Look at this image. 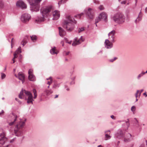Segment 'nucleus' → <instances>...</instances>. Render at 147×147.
I'll list each match as a JSON object with an SVG mask.
<instances>
[{"label":"nucleus","instance_id":"obj_1","mask_svg":"<svg viewBox=\"0 0 147 147\" xmlns=\"http://www.w3.org/2000/svg\"><path fill=\"white\" fill-rule=\"evenodd\" d=\"M76 21L70 16L66 17V20L64 21L63 27L68 31H71L74 28V24H76Z\"/></svg>","mask_w":147,"mask_h":147},{"label":"nucleus","instance_id":"obj_2","mask_svg":"<svg viewBox=\"0 0 147 147\" xmlns=\"http://www.w3.org/2000/svg\"><path fill=\"white\" fill-rule=\"evenodd\" d=\"M52 7L51 6H47L42 8L40 9V12L42 17H38L35 20L36 22L37 23L44 21L45 18L47 17L49 14L51 10Z\"/></svg>","mask_w":147,"mask_h":147},{"label":"nucleus","instance_id":"obj_3","mask_svg":"<svg viewBox=\"0 0 147 147\" xmlns=\"http://www.w3.org/2000/svg\"><path fill=\"white\" fill-rule=\"evenodd\" d=\"M125 17L122 13H117L115 14L113 17V21L119 24H122L125 21Z\"/></svg>","mask_w":147,"mask_h":147},{"label":"nucleus","instance_id":"obj_4","mask_svg":"<svg viewBox=\"0 0 147 147\" xmlns=\"http://www.w3.org/2000/svg\"><path fill=\"white\" fill-rule=\"evenodd\" d=\"M24 92L28 96L27 103H32V102L33 100L32 96V94L29 91H26L25 90H22L19 95V97L20 99H22L24 98Z\"/></svg>","mask_w":147,"mask_h":147},{"label":"nucleus","instance_id":"obj_5","mask_svg":"<svg viewBox=\"0 0 147 147\" xmlns=\"http://www.w3.org/2000/svg\"><path fill=\"white\" fill-rule=\"evenodd\" d=\"M31 5V10L35 11L39 10V3L41 0H28Z\"/></svg>","mask_w":147,"mask_h":147},{"label":"nucleus","instance_id":"obj_6","mask_svg":"<svg viewBox=\"0 0 147 147\" xmlns=\"http://www.w3.org/2000/svg\"><path fill=\"white\" fill-rule=\"evenodd\" d=\"M24 125V122L21 121L19 124H17L16 126L14 129V131L16 135H20L22 133V129Z\"/></svg>","mask_w":147,"mask_h":147},{"label":"nucleus","instance_id":"obj_7","mask_svg":"<svg viewBox=\"0 0 147 147\" xmlns=\"http://www.w3.org/2000/svg\"><path fill=\"white\" fill-rule=\"evenodd\" d=\"M31 16L30 15L27 13L23 14L21 18L22 21L24 23H27L30 19Z\"/></svg>","mask_w":147,"mask_h":147},{"label":"nucleus","instance_id":"obj_8","mask_svg":"<svg viewBox=\"0 0 147 147\" xmlns=\"http://www.w3.org/2000/svg\"><path fill=\"white\" fill-rule=\"evenodd\" d=\"M124 134L121 129H118L114 137L115 138L120 139L121 138L123 137Z\"/></svg>","mask_w":147,"mask_h":147},{"label":"nucleus","instance_id":"obj_9","mask_svg":"<svg viewBox=\"0 0 147 147\" xmlns=\"http://www.w3.org/2000/svg\"><path fill=\"white\" fill-rule=\"evenodd\" d=\"M116 33V31L113 30L109 32L108 34L109 38L112 42H114V35Z\"/></svg>","mask_w":147,"mask_h":147},{"label":"nucleus","instance_id":"obj_10","mask_svg":"<svg viewBox=\"0 0 147 147\" xmlns=\"http://www.w3.org/2000/svg\"><path fill=\"white\" fill-rule=\"evenodd\" d=\"M92 9L90 8H88L87 9L85 10V12L88 19H91L92 17Z\"/></svg>","mask_w":147,"mask_h":147},{"label":"nucleus","instance_id":"obj_11","mask_svg":"<svg viewBox=\"0 0 147 147\" xmlns=\"http://www.w3.org/2000/svg\"><path fill=\"white\" fill-rule=\"evenodd\" d=\"M101 19L102 20L105 22H107V15L104 12H102L100 13L99 16Z\"/></svg>","mask_w":147,"mask_h":147},{"label":"nucleus","instance_id":"obj_12","mask_svg":"<svg viewBox=\"0 0 147 147\" xmlns=\"http://www.w3.org/2000/svg\"><path fill=\"white\" fill-rule=\"evenodd\" d=\"M112 43L108 39H106L104 43L105 47L108 49L111 48L113 47Z\"/></svg>","mask_w":147,"mask_h":147},{"label":"nucleus","instance_id":"obj_13","mask_svg":"<svg viewBox=\"0 0 147 147\" xmlns=\"http://www.w3.org/2000/svg\"><path fill=\"white\" fill-rule=\"evenodd\" d=\"M53 20H57L60 16L59 11L57 10H55L54 11L53 13Z\"/></svg>","mask_w":147,"mask_h":147},{"label":"nucleus","instance_id":"obj_14","mask_svg":"<svg viewBox=\"0 0 147 147\" xmlns=\"http://www.w3.org/2000/svg\"><path fill=\"white\" fill-rule=\"evenodd\" d=\"M33 70L32 69H30L28 71L29 79L31 81H34L35 79V77L32 74Z\"/></svg>","mask_w":147,"mask_h":147},{"label":"nucleus","instance_id":"obj_15","mask_svg":"<svg viewBox=\"0 0 147 147\" xmlns=\"http://www.w3.org/2000/svg\"><path fill=\"white\" fill-rule=\"evenodd\" d=\"M16 5L21 7L22 8H26V4L21 1H18L16 3Z\"/></svg>","mask_w":147,"mask_h":147},{"label":"nucleus","instance_id":"obj_16","mask_svg":"<svg viewBox=\"0 0 147 147\" xmlns=\"http://www.w3.org/2000/svg\"><path fill=\"white\" fill-rule=\"evenodd\" d=\"M75 41L72 44L73 46H75L76 45H78L84 41L82 37L78 40H77V38H75Z\"/></svg>","mask_w":147,"mask_h":147},{"label":"nucleus","instance_id":"obj_17","mask_svg":"<svg viewBox=\"0 0 147 147\" xmlns=\"http://www.w3.org/2000/svg\"><path fill=\"white\" fill-rule=\"evenodd\" d=\"M18 77L19 79L22 81L23 83L24 81L25 76L21 72H20L18 74Z\"/></svg>","mask_w":147,"mask_h":147},{"label":"nucleus","instance_id":"obj_18","mask_svg":"<svg viewBox=\"0 0 147 147\" xmlns=\"http://www.w3.org/2000/svg\"><path fill=\"white\" fill-rule=\"evenodd\" d=\"M127 138H125L124 140V141L125 142H128L130 141L132 139V137L131 134L129 133H128L127 134Z\"/></svg>","mask_w":147,"mask_h":147},{"label":"nucleus","instance_id":"obj_19","mask_svg":"<svg viewBox=\"0 0 147 147\" xmlns=\"http://www.w3.org/2000/svg\"><path fill=\"white\" fill-rule=\"evenodd\" d=\"M11 117L13 119V120H13V121L9 123V125L10 126L14 124L15 122L16 121L17 119V116L13 114H12Z\"/></svg>","mask_w":147,"mask_h":147},{"label":"nucleus","instance_id":"obj_20","mask_svg":"<svg viewBox=\"0 0 147 147\" xmlns=\"http://www.w3.org/2000/svg\"><path fill=\"white\" fill-rule=\"evenodd\" d=\"M59 35L61 36H63L65 34L66 32L65 31L63 30L61 27L59 28Z\"/></svg>","mask_w":147,"mask_h":147},{"label":"nucleus","instance_id":"obj_21","mask_svg":"<svg viewBox=\"0 0 147 147\" xmlns=\"http://www.w3.org/2000/svg\"><path fill=\"white\" fill-rule=\"evenodd\" d=\"M51 53L52 54H57L58 53V51L56 49L55 47H54L50 51Z\"/></svg>","mask_w":147,"mask_h":147},{"label":"nucleus","instance_id":"obj_22","mask_svg":"<svg viewBox=\"0 0 147 147\" xmlns=\"http://www.w3.org/2000/svg\"><path fill=\"white\" fill-rule=\"evenodd\" d=\"M47 80H48L47 82V84L49 85L48 86V88H49L50 85L52 83L53 80L51 77L47 79Z\"/></svg>","mask_w":147,"mask_h":147},{"label":"nucleus","instance_id":"obj_23","mask_svg":"<svg viewBox=\"0 0 147 147\" xmlns=\"http://www.w3.org/2000/svg\"><path fill=\"white\" fill-rule=\"evenodd\" d=\"M101 20V18L100 16H98L97 17L95 20V24H96V26H97V23L100 22Z\"/></svg>","mask_w":147,"mask_h":147},{"label":"nucleus","instance_id":"obj_24","mask_svg":"<svg viewBox=\"0 0 147 147\" xmlns=\"http://www.w3.org/2000/svg\"><path fill=\"white\" fill-rule=\"evenodd\" d=\"M30 37L32 40L34 42L36 41L37 38V36L35 35H33L32 36H30Z\"/></svg>","mask_w":147,"mask_h":147},{"label":"nucleus","instance_id":"obj_25","mask_svg":"<svg viewBox=\"0 0 147 147\" xmlns=\"http://www.w3.org/2000/svg\"><path fill=\"white\" fill-rule=\"evenodd\" d=\"M45 92L47 95H50L53 92L51 90H46L45 91Z\"/></svg>","mask_w":147,"mask_h":147},{"label":"nucleus","instance_id":"obj_26","mask_svg":"<svg viewBox=\"0 0 147 147\" xmlns=\"http://www.w3.org/2000/svg\"><path fill=\"white\" fill-rule=\"evenodd\" d=\"M111 136L107 134H105L104 139L105 140H107L111 138Z\"/></svg>","mask_w":147,"mask_h":147},{"label":"nucleus","instance_id":"obj_27","mask_svg":"<svg viewBox=\"0 0 147 147\" xmlns=\"http://www.w3.org/2000/svg\"><path fill=\"white\" fill-rule=\"evenodd\" d=\"M144 74V73L143 71H142V72L139 74L137 77L138 79L139 80L140 78L143 76Z\"/></svg>","mask_w":147,"mask_h":147},{"label":"nucleus","instance_id":"obj_28","mask_svg":"<svg viewBox=\"0 0 147 147\" xmlns=\"http://www.w3.org/2000/svg\"><path fill=\"white\" fill-rule=\"evenodd\" d=\"M28 36H26V37L25 38L24 40L22 41V44L23 46H24V45L26 43L27 41L25 40L27 38H28Z\"/></svg>","mask_w":147,"mask_h":147},{"label":"nucleus","instance_id":"obj_29","mask_svg":"<svg viewBox=\"0 0 147 147\" xmlns=\"http://www.w3.org/2000/svg\"><path fill=\"white\" fill-rule=\"evenodd\" d=\"M33 92L34 94V99H35L37 96V94H36V91L35 89H34L33 90Z\"/></svg>","mask_w":147,"mask_h":147},{"label":"nucleus","instance_id":"obj_30","mask_svg":"<svg viewBox=\"0 0 147 147\" xmlns=\"http://www.w3.org/2000/svg\"><path fill=\"white\" fill-rule=\"evenodd\" d=\"M84 15V13H80V14H78L75 16V17L77 18H78L80 19L81 18V17L83 16Z\"/></svg>","mask_w":147,"mask_h":147},{"label":"nucleus","instance_id":"obj_31","mask_svg":"<svg viewBox=\"0 0 147 147\" xmlns=\"http://www.w3.org/2000/svg\"><path fill=\"white\" fill-rule=\"evenodd\" d=\"M85 29L84 28H79L78 30V32L79 33H80L83 31Z\"/></svg>","mask_w":147,"mask_h":147},{"label":"nucleus","instance_id":"obj_32","mask_svg":"<svg viewBox=\"0 0 147 147\" xmlns=\"http://www.w3.org/2000/svg\"><path fill=\"white\" fill-rule=\"evenodd\" d=\"M104 9V7L102 5H100L98 7V9L101 11L103 10Z\"/></svg>","mask_w":147,"mask_h":147},{"label":"nucleus","instance_id":"obj_33","mask_svg":"<svg viewBox=\"0 0 147 147\" xmlns=\"http://www.w3.org/2000/svg\"><path fill=\"white\" fill-rule=\"evenodd\" d=\"M1 78L2 79H3L5 78L6 77V75L5 74L3 73H1Z\"/></svg>","mask_w":147,"mask_h":147},{"label":"nucleus","instance_id":"obj_34","mask_svg":"<svg viewBox=\"0 0 147 147\" xmlns=\"http://www.w3.org/2000/svg\"><path fill=\"white\" fill-rule=\"evenodd\" d=\"M21 47H19L18 48V50L15 52L17 53H19L21 52Z\"/></svg>","mask_w":147,"mask_h":147},{"label":"nucleus","instance_id":"obj_35","mask_svg":"<svg viewBox=\"0 0 147 147\" xmlns=\"http://www.w3.org/2000/svg\"><path fill=\"white\" fill-rule=\"evenodd\" d=\"M139 92V90H137L136 92V93L135 94V96L136 98V101H137L138 100V99H137V98L138 97V92Z\"/></svg>","mask_w":147,"mask_h":147},{"label":"nucleus","instance_id":"obj_36","mask_svg":"<svg viewBox=\"0 0 147 147\" xmlns=\"http://www.w3.org/2000/svg\"><path fill=\"white\" fill-rule=\"evenodd\" d=\"M103 53V51L102 50H101L99 51L98 53H97V55H98L100 56L102 55Z\"/></svg>","mask_w":147,"mask_h":147},{"label":"nucleus","instance_id":"obj_37","mask_svg":"<svg viewBox=\"0 0 147 147\" xmlns=\"http://www.w3.org/2000/svg\"><path fill=\"white\" fill-rule=\"evenodd\" d=\"M3 7V3L1 1L0 2V10H1V9H2Z\"/></svg>","mask_w":147,"mask_h":147},{"label":"nucleus","instance_id":"obj_38","mask_svg":"<svg viewBox=\"0 0 147 147\" xmlns=\"http://www.w3.org/2000/svg\"><path fill=\"white\" fill-rule=\"evenodd\" d=\"M117 59V57H114V58L111 59L110 60H109V61L111 62H113L116 59Z\"/></svg>","mask_w":147,"mask_h":147},{"label":"nucleus","instance_id":"obj_39","mask_svg":"<svg viewBox=\"0 0 147 147\" xmlns=\"http://www.w3.org/2000/svg\"><path fill=\"white\" fill-rule=\"evenodd\" d=\"M131 111L133 112L135 111L136 110L135 107L134 106H132L131 107Z\"/></svg>","mask_w":147,"mask_h":147},{"label":"nucleus","instance_id":"obj_40","mask_svg":"<svg viewBox=\"0 0 147 147\" xmlns=\"http://www.w3.org/2000/svg\"><path fill=\"white\" fill-rule=\"evenodd\" d=\"M18 54V53H17L16 52H15L14 54V57L13 58L15 59L18 57L17 55Z\"/></svg>","mask_w":147,"mask_h":147},{"label":"nucleus","instance_id":"obj_41","mask_svg":"<svg viewBox=\"0 0 147 147\" xmlns=\"http://www.w3.org/2000/svg\"><path fill=\"white\" fill-rule=\"evenodd\" d=\"M143 91H144V90L143 89L141 90L140 91L139 90V92H138V93H139V97H140V96L141 93Z\"/></svg>","mask_w":147,"mask_h":147},{"label":"nucleus","instance_id":"obj_42","mask_svg":"<svg viewBox=\"0 0 147 147\" xmlns=\"http://www.w3.org/2000/svg\"><path fill=\"white\" fill-rule=\"evenodd\" d=\"M137 19L138 20V21H140L142 19V18L141 17H140L139 16H138Z\"/></svg>","mask_w":147,"mask_h":147},{"label":"nucleus","instance_id":"obj_43","mask_svg":"<svg viewBox=\"0 0 147 147\" xmlns=\"http://www.w3.org/2000/svg\"><path fill=\"white\" fill-rule=\"evenodd\" d=\"M93 2L94 3L96 4H99V1H97L96 0H93Z\"/></svg>","mask_w":147,"mask_h":147},{"label":"nucleus","instance_id":"obj_44","mask_svg":"<svg viewBox=\"0 0 147 147\" xmlns=\"http://www.w3.org/2000/svg\"><path fill=\"white\" fill-rule=\"evenodd\" d=\"M65 40L66 41V42L67 43H69V44H71V41H68V40L67 38H65Z\"/></svg>","mask_w":147,"mask_h":147},{"label":"nucleus","instance_id":"obj_45","mask_svg":"<svg viewBox=\"0 0 147 147\" xmlns=\"http://www.w3.org/2000/svg\"><path fill=\"white\" fill-rule=\"evenodd\" d=\"M126 3V1H121V3L122 4H125Z\"/></svg>","mask_w":147,"mask_h":147},{"label":"nucleus","instance_id":"obj_46","mask_svg":"<svg viewBox=\"0 0 147 147\" xmlns=\"http://www.w3.org/2000/svg\"><path fill=\"white\" fill-rule=\"evenodd\" d=\"M111 117L113 119H115V118L113 115H112L111 116Z\"/></svg>","mask_w":147,"mask_h":147},{"label":"nucleus","instance_id":"obj_47","mask_svg":"<svg viewBox=\"0 0 147 147\" xmlns=\"http://www.w3.org/2000/svg\"><path fill=\"white\" fill-rule=\"evenodd\" d=\"M4 113V111L3 110H2L1 112L0 113V115L3 114Z\"/></svg>","mask_w":147,"mask_h":147},{"label":"nucleus","instance_id":"obj_48","mask_svg":"<svg viewBox=\"0 0 147 147\" xmlns=\"http://www.w3.org/2000/svg\"><path fill=\"white\" fill-rule=\"evenodd\" d=\"M143 95L145 96V97H147V94H146V93L145 92L143 93Z\"/></svg>","mask_w":147,"mask_h":147},{"label":"nucleus","instance_id":"obj_49","mask_svg":"<svg viewBox=\"0 0 147 147\" xmlns=\"http://www.w3.org/2000/svg\"><path fill=\"white\" fill-rule=\"evenodd\" d=\"M15 59L14 58H13V59H12V60L13 61V63H14L15 62Z\"/></svg>","mask_w":147,"mask_h":147},{"label":"nucleus","instance_id":"obj_50","mask_svg":"<svg viewBox=\"0 0 147 147\" xmlns=\"http://www.w3.org/2000/svg\"><path fill=\"white\" fill-rule=\"evenodd\" d=\"M62 1V0L61 1H59L58 3L59 5L60 4H61Z\"/></svg>","mask_w":147,"mask_h":147},{"label":"nucleus","instance_id":"obj_51","mask_svg":"<svg viewBox=\"0 0 147 147\" xmlns=\"http://www.w3.org/2000/svg\"><path fill=\"white\" fill-rule=\"evenodd\" d=\"M109 132L110 133V130H107V131H105V133H106L107 132Z\"/></svg>","mask_w":147,"mask_h":147},{"label":"nucleus","instance_id":"obj_52","mask_svg":"<svg viewBox=\"0 0 147 147\" xmlns=\"http://www.w3.org/2000/svg\"><path fill=\"white\" fill-rule=\"evenodd\" d=\"M61 43L62 44V46H64V43H63V41H62L61 42Z\"/></svg>","mask_w":147,"mask_h":147},{"label":"nucleus","instance_id":"obj_53","mask_svg":"<svg viewBox=\"0 0 147 147\" xmlns=\"http://www.w3.org/2000/svg\"><path fill=\"white\" fill-rule=\"evenodd\" d=\"M65 53H66V55H68L69 54V52H66Z\"/></svg>","mask_w":147,"mask_h":147},{"label":"nucleus","instance_id":"obj_54","mask_svg":"<svg viewBox=\"0 0 147 147\" xmlns=\"http://www.w3.org/2000/svg\"><path fill=\"white\" fill-rule=\"evenodd\" d=\"M145 11L146 12L147 11V7H146L145 9Z\"/></svg>","mask_w":147,"mask_h":147},{"label":"nucleus","instance_id":"obj_55","mask_svg":"<svg viewBox=\"0 0 147 147\" xmlns=\"http://www.w3.org/2000/svg\"><path fill=\"white\" fill-rule=\"evenodd\" d=\"M58 97V95H55V98H56Z\"/></svg>","mask_w":147,"mask_h":147},{"label":"nucleus","instance_id":"obj_56","mask_svg":"<svg viewBox=\"0 0 147 147\" xmlns=\"http://www.w3.org/2000/svg\"><path fill=\"white\" fill-rule=\"evenodd\" d=\"M137 19H136V20H135V22L136 23H137Z\"/></svg>","mask_w":147,"mask_h":147},{"label":"nucleus","instance_id":"obj_57","mask_svg":"<svg viewBox=\"0 0 147 147\" xmlns=\"http://www.w3.org/2000/svg\"><path fill=\"white\" fill-rule=\"evenodd\" d=\"M135 2H136V4L138 0H135Z\"/></svg>","mask_w":147,"mask_h":147},{"label":"nucleus","instance_id":"obj_58","mask_svg":"<svg viewBox=\"0 0 147 147\" xmlns=\"http://www.w3.org/2000/svg\"><path fill=\"white\" fill-rule=\"evenodd\" d=\"M56 87V86L55 85H54V86H53L54 88H55Z\"/></svg>","mask_w":147,"mask_h":147},{"label":"nucleus","instance_id":"obj_59","mask_svg":"<svg viewBox=\"0 0 147 147\" xmlns=\"http://www.w3.org/2000/svg\"><path fill=\"white\" fill-rule=\"evenodd\" d=\"M144 74L146 73H147V70L145 72H144Z\"/></svg>","mask_w":147,"mask_h":147},{"label":"nucleus","instance_id":"obj_60","mask_svg":"<svg viewBox=\"0 0 147 147\" xmlns=\"http://www.w3.org/2000/svg\"><path fill=\"white\" fill-rule=\"evenodd\" d=\"M126 123H129V121L128 120V121H127L126 122Z\"/></svg>","mask_w":147,"mask_h":147},{"label":"nucleus","instance_id":"obj_61","mask_svg":"<svg viewBox=\"0 0 147 147\" xmlns=\"http://www.w3.org/2000/svg\"><path fill=\"white\" fill-rule=\"evenodd\" d=\"M134 119L138 123V121L136 119V118H135Z\"/></svg>","mask_w":147,"mask_h":147},{"label":"nucleus","instance_id":"obj_62","mask_svg":"<svg viewBox=\"0 0 147 147\" xmlns=\"http://www.w3.org/2000/svg\"><path fill=\"white\" fill-rule=\"evenodd\" d=\"M13 140H13V139L12 140H11V142H12V141H13Z\"/></svg>","mask_w":147,"mask_h":147},{"label":"nucleus","instance_id":"obj_63","mask_svg":"<svg viewBox=\"0 0 147 147\" xmlns=\"http://www.w3.org/2000/svg\"><path fill=\"white\" fill-rule=\"evenodd\" d=\"M16 100L17 101H18L19 102L18 100V99H17L16 98Z\"/></svg>","mask_w":147,"mask_h":147},{"label":"nucleus","instance_id":"obj_64","mask_svg":"<svg viewBox=\"0 0 147 147\" xmlns=\"http://www.w3.org/2000/svg\"><path fill=\"white\" fill-rule=\"evenodd\" d=\"M98 147H102L101 145L98 146Z\"/></svg>","mask_w":147,"mask_h":147}]
</instances>
